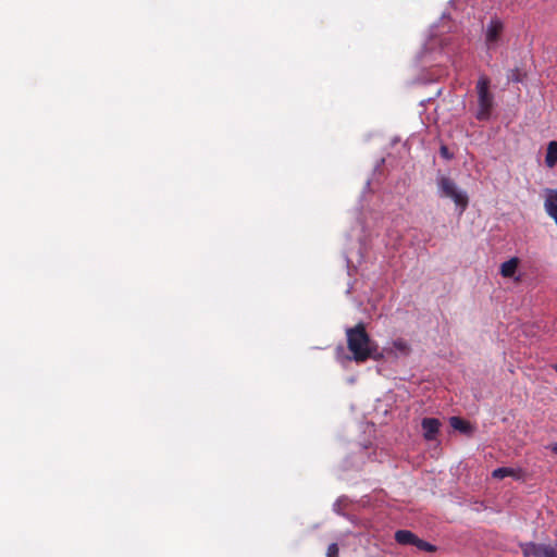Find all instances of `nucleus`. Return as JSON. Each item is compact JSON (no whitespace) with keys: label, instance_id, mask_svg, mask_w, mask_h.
I'll list each match as a JSON object with an SVG mask.
<instances>
[{"label":"nucleus","instance_id":"9","mask_svg":"<svg viewBox=\"0 0 557 557\" xmlns=\"http://www.w3.org/2000/svg\"><path fill=\"white\" fill-rule=\"evenodd\" d=\"M449 423L453 429H455L461 433H465L467 435H471L474 432V426L470 422H468L459 417H451L449 419Z\"/></svg>","mask_w":557,"mask_h":557},{"label":"nucleus","instance_id":"17","mask_svg":"<svg viewBox=\"0 0 557 557\" xmlns=\"http://www.w3.org/2000/svg\"><path fill=\"white\" fill-rule=\"evenodd\" d=\"M550 450H552L554 454H556V455H557V443H555V444H553V445L550 446Z\"/></svg>","mask_w":557,"mask_h":557},{"label":"nucleus","instance_id":"8","mask_svg":"<svg viewBox=\"0 0 557 557\" xmlns=\"http://www.w3.org/2000/svg\"><path fill=\"white\" fill-rule=\"evenodd\" d=\"M544 208L547 214L555 221L557 224V189H550L547 193Z\"/></svg>","mask_w":557,"mask_h":557},{"label":"nucleus","instance_id":"3","mask_svg":"<svg viewBox=\"0 0 557 557\" xmlns=\"http://www.w3.org/2000/svg\"><path fill=\"white\" fill-rule=\"evenodd\" d=\"M441 195L446 198H450L456 206L462 210L468 205V197L465 191L458 189L457 185L448 177H441L438 181Z\"/></svg>","mask_w":557,"mask_h":557},{"label":"nucleus","instance_id":"16","mask_svg":"<svg viewBox=\"0 0 557 557\" xmlns=\"http://www.w3.org/2000/svg\"><path fill=\"white\" fill-rule=\"evenodd\" d=\"M440 152L441 156L446 160H450L453 158V154L449 152L448 148L445 145L441 146Z\"/></svg>","mask_w":557,"mask_h":557},{"label":"nucleus","instance_id":"4","mask_svg":"<svg viewBox=\"0 0 557 557\" xmlns=\"http://www.w3.org/2000/svg\"><path fill=\"white\" fill-rule=\"evenodd\" d=\"M524 557H557V549L545 544L533 542L521 545Z\"/></svg>","mask_w":557,"mask_h":557},{"label":"nucleus","instance_id":"7","mask_svg":"<svg viewBox=\"0 0 557 557\" xmlns=\"http://www.w3.org/2000/svg\"><path fill=\"white\" fill-rule=\"evenodd\" d=\"M519 259L517 257H512L509 260L503 262L500 264V275L506 278H515L519 281V277H515L517 270L519 268Z\"/></svg>","mask_w":557,"mask_h":557},{"label":"nucleus","instance_id":"15","mask_svg":"<svg viewBox=\"0 0 557 557\" xmlns=\"http://www.w3.org/2000/svg\"><path fill=\"white\" fill-rule=\"evenodd\" d=\"M338 554H339V548H338L337 544L333 543V544L329 545L327 552H326V557H338Z\"/></svg>","mask_w":557,"mask_h":557},{"label":"nucleus","instance_id":"10","mask_svg":"<svg viewBox=\"0 0 557 557\" xmlns=\"http://www.w3.org/2000/svg\"><path fill=\"white\" fill-rule=\"evenodd\" d=\"M546 165L552 169L557 163V141L552 140L547 145L546 157H545Z\"/></svg>","mask_w":557,"mask_h":557},{"label":"nucleus","instance_id":"14","mask_svg":"<svg viewBox=\"0 0 557 557\" xmlns=\"http://www.w3.org/2000/svg\"><path fill=\"white\" fill-rule=\"evenodd\" d=\"M413 545L421 550H425V552H430V553H434L436 550V547L434 545L419 539L418 536L416 537Z\"/></svg>","mask_w":557,"mask_h":557},{"label":"nucleus","instance_id":"13","mask_svg":"<svg viewBox=\"0 0 557 557\" xmlns=\"http://www.w3.org/2000/svg\"><path fill=\"white\" fill-rule=\"evenodd\" d=\"M392 347L395 351L401 355H407L410 350L408 343L401 338L395 339L392 344Z\"/></svg>","mask_w":557,"mask_h":557},{"label":"nucleus","instance_id":"12","mask_svg":"<svg viewBox=\"0 0 557 557\" xmlns=\"http://www.w3.org/2000/svg\"><path fill=\"white\" fill-rule=\"evenodd\" d=\"M492 476L494 479H498V480H502L504 478H507V476H515V478H519L517 471L512 468H507V467H503V468H497L495 469L493 472H492Z\"/></svg>","mask_w":557,"mask_h":557},{"label":"nucleus","instance_id":"18","mask_svg":"<svg viewBox=\"0 0 557 557\" xmlns=\"http://www.w3.org/2000/svg\"><path fill=\"white\" fill-rule=\"evenodd\" d=\"M555 370L557 371V364L555 366Z\"/></svg>","mask_w":557,"mask_h":557},{"label":"nucleus","instance_id":"11","mask_svg":"<svg viewBox=\"0 0 557 557\" xmlns=\"http://www.w3.org/2000/svg\"><path fill=\"white\" fill-rule=\"evenodd\" d=\"M417 535L408 530H399L395 533V540L400 545H413Z\"/></svg>","mask_w":557,"mask_h":557},{"label":"nucleus","instance_id":"5","mask_svg":"<svg viewBox=\"0 0 557 557\" xmlns=\"http://www.w3.org/2000/svg\"><path fill=\"white\" fill-rule=\"evenodd\" d=\"M504 30V23L497 18H492L485 28V44L487 48H494L500 39Z\"/></svg>","mask_w":557,"mask_h":557},{"label":"nucleus","instance_id":"2","mask_svg":"<svg viewBox=\"0 0 557 557\" xmlns=\"http://www.w3.org/2000/svg\"><path fill=\"white\" fill-rule=\"evenodd\" d=\"M488 79L486 77H480L476 84L478 98H479V110L476 117L479 120H485L490 116V112L493 106V97L488 92Z\"/></svg>","mask_w":557,"mask_h":557},{"label":"nucleus","instance_id":"6","mask_svg":"<svg viewBox=\"0 0 557 557\" xmlns=\"http://www.w3.org/2000/svg\"><path fill=\"white\" fill-rule=\"evenodd\" d=\"M421 425L424 440L434 441L441 428L440 420L435 418H424Z\"/></svg>","mask_w":557,"mask_h":557},{"label":"nucleus","instance_id":"1","mask_svg":"<svg viewBox=\"0 0 557 557\" xmlns=\"http://www.w3.org/2000/svg\"><path fill=\"white\" fill-rule=\"evenodd\" d=\"M347 347L352 354L356 362H363L369 358L381 359L382 354L377 349V345L373 343L366 332L363 323L346 330Z\"/></svg>","mask_w":557,"mask_h":557}]
</instances>
